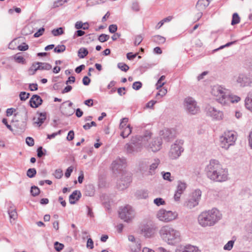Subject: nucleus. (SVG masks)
<instances>
[{"mask_svg":"<svg viewBox=\"0 0 252 252\" xmlns=\"http://www.w3.org/2000/svg\"><path fill=\"white\" fill-rule=\"evenodd\" d=\"M237 133L234 131H228L225 132L220 137V145L222 148L226 150L235 143L237 139Z\"/></svg>","mask_w":252,"mask_h":252,"instance_id":"nucleus-6","label":"nucleus"},{"mask_svg":"<svg viewBox=\"0 0 252 252\" xmlns=\"http://www.w3.org/2000/svg\"><path fill=\"white\" fill-rule=\"evenodd\" d=\"M151 133L146 131L143 136L133 137L130 143L126 145L125 148L128 153L135 154L141 151L143 146H146V141L151 139Z\"/></svg>","mask_w":252,"mask_h":252,"instance_id":"nucleus-4","label":"nucleus"},{"mask_svg":"<svg viewBox=\"0 0 252 252\" xmlns=\"http://www.w3.org/2000/svg\"><path fill=\"white\" fill-rule=\"evenodd\" d=\"M42 98L37 94L33 95L30 100V106L32 108L38 107L42 104Z\"/></svg>","mask_w":252,"mask_h":252,"instance_id":"nucleus-21","label":"nucleus"},{"mask_svg":"<svg viewBox=\"0 0 252 252\" xmlns=\"http://www.w3.org/2000/svg\"><path fill=\"white\" fill-rule=\"evenodd\" d=\"M45 29L44 28H41L39 29L37 32H36L34 34V37H38L42 35L44 32Z\"/></svg>","mask_w":252,"mask_h":252,"instance_id":"nucleus-57","label":"nucleus"},{"mask_svg":"<svg viewBox=\"0 0 252 252\" xmlns=\"http://www.w3.org/2000/svg\"><path fill=\"white\" fill-rule=\"evenodd\" d=\"M198 202L197 200L191 197L185 203V205L189 209H192L196 206L198 204Z\"/></svg>","mask_w":252,"mask_h":252,"instance_id":"nucleus-27","label":"nucleus"},{"mask_svg":"<svg viewBox=\"0 0 252 252\" xmlns=\"http://www.w3.org/2000/svg\"><path fill=\"white\" fill-rule=\"evenodd\" d=\"M205 171L207 177L214 182H222L227 180V169L223 168L217 160H210L209 164L206 166Z\"/></svg>","mask_w":252,"mask_h":252,"instance_id":"nucleus-1","label":"nucleus"},{"mask_svg":"<svg viewBox=\"0 0 252 252\" xmlns=\"http://www.w3.org/2000/svg\"><path fill=\"white\" fill-rule=\"evenodd\" d=\"M36 174V170L35 168H30L27 171V175L30 178H33Z\"/></svg>","mask_w":252,"mask_h":252,"instance_id":"nucleus-39","label":"nucleus"},{"mask_svg":"<svg viewBox=\"0 0 252 252\" xmlns=\"http://www.w3.org/2000/svg\"><path fill=\"white\" fill-rule=\"evenodd\" d=\"M67 0H57L55 1L53 5V8L58 7L60 6L63 5L64 3L67 2Z\"/></svg>","mask_w":252,"mask_h":252,"instance_id":"nucleus-44","label":"nucleus"},{"mask_svg":"<svg viewBox=\"0 0 252 252\" xmlns=\"http://www.w3.org/2000/svg\"><path fill=\"white\" fill-rule=\"evenodd\" d=\"M31 192L32 195L35 196L39 194L40 189L36 186H32L31 187Z\"/></svg>","mask_w":252,"mask_h":252,"instance_id":"nucleus-43","label":"nucleus"},{"mask_svg":"<svg viewBox=\"0 0 252 252\" xmlns=\"http://www.w3.org/2000/svg\"><path fill=\"white\" fill-rule=\"evenodd\" d=\"M119 217L124 221L129 222L134 218L135 214L132 207L129 205L122 207L119 211Z\"/></svg>","mask_w":252,"mask_h":252,"instance_id":"nucleus-8","label":"nucleus"},{"mask_svg":"<svg viewBox=\"0 0 252 252\" xmlns=\"http://www.w3.org/2000/svg\"><path fill=\"white\" fill-rule=\"evenodd\" d=\"M163 138L167 140H170L171 138H172V136H173L171 131V130L168 129H165L163 131Z\"/></svg>","mask_w":252,"mask_h":252,"instance_id":"nucleus-35","label":"nucleus"},{"mask_svg":"<svg viewBox=\"0 0 252 252\" xmlns=\"http://www.w3.org/2000/svg\"><path fill=\"white\" fill-rule=\"evenodd\" d=\"M156 216L159 220L164 222H169L177 218L178 213L175 211L172 212L161 209L157 212Z\"/></svg>","mask_w":252,"mask_h":252,"instance_id":"nucleus-7","label":"nucleus"},{"mask_svg":"<svg viewBox=\"0 0 252 252\" xmlns=\"http://www.w3.org/2000/svg\"><path fill=\"white\" fill-rule=\"evenodd\" d=\"M51 68L52 65L48 63L37 62L32 64L29 71L32 72V74H34L37 70H49Z\"/></svg>","mask_w":252,"mask_h":252,"instance_id":"nucleus-17","label":"nucleus"},{"mask_svg":"<svg viewBox=\"0 0 252 252\" xmlns=\"http://www.w3.org/2000/svg\"><path fill=\"white\" fill-rule=\"evenodd\" d=\"M157 229L156 224L150 223L144 225L141 228V232L145 237L149 238L154 236Z\"/></svg>","mask_w":252,"mask_h":252,"instance_id":"nucleus-11","label":"nucleus"},{"mask_svg":"<svg viewBox=\"0 0 252 252\" xmlns=\"http://www.w3.org/2000/svg\"><path fill=\"white\" fill-rule=\"evenodd\" d=\"M159 233L162 239L169 245H175L180 240V232L169 225L162 226Z\"/></svg>","mask_w":252,"mask_h":252,"instance_id":"nucleus-5","label":"nucleus"},{"mask_svg":"<svg viewBox=\"0 0 252 252\" xmlns=\"http://www.w3.org/2000/svg\"><path fill=\"white\" fill-rule=\"evenodd\" d=\"M153 41L156 42V43L158 44H163L165 42V38L162 36H160V35H155L153 37Z\"/></svg>","mask_w":252,"mask_h":252,"instance_id":"nucleus-31","label":"nucleus"},{"mask_svg":"<svg viewBox=\"0 0 252 252\" xmlns=\"http://www.w3.org/2000/svg\"><path fill=\"white\" fill-rule=\"evenodd\" d=\"M30 96V94L25 92H22L20 93L19 96L20 99L22 101L26 100Z\"/></svg>","mask_w":252,"mask_h":252,"instance_id":"nucleus-48","label":"nucleus"},{"mask_svg":"<svg viewBox=\"0 0 252 252\" xmlns=\"http://www.w3.org/2000/svg\"><path fill=\"white\" fill-rule=\"evenodd\" d=\"M236 82L241 87L252 86V77L249 74H240L236 77Z\"/></svg>","mask_w":252,"mask_h":252,"instance_id":"nucleus-13","label":"nucleus"},{"mask_svg":"<svg viewBox=\"0 0 252 252\" xmlns=\"http://www.w3.org/2000/svg\"><path fill=\"white\" fill-rule=\"evenodd\" d=\"M142 83L140 82H135L132 84V88L135 90H139L142 87Z\"/></svg>","mask_w":252,"mask_h":252,"instance_id":"nucleus-54","label":"nucleus"},{"mask_svg":"<svg viewBox=\"0 0 252 252\" xmlns=\"http://www.w3.org/2000/svg\"><path fill=\"white\" fill-rule=\"evenodd\" d=\"M74 112V110L73 109H65L63 110V115L67 116H70L71 115H72Z\"/></svg>","mask_w":252,"mask_h":252,"instance_id":"nucleus-50","label":"nucleus"},{"mask_svg":"<svg viewBox=\"0 0 252 252\" xmlns=\"http://www.w3.org/2000/svg\"><path fill=\"white\" fill-rule=\"evenodd\" d=\"M149 140L146 141V146L148 150H151L153 152H156L161 149L162 144V140L161 138L157 137L152 140L150 143H148Z\"/></svg>","mask_w":252,"mask_h":252,"instance_id":"nucleus-16","label":"nucleus"},{"mask_svg":"<svg viewBox=\"0 0 252 252\" xmlns=\"http://www.w3.org/2000/svg\"><path fill=\"white\" fill-rule=\"evenodd\" d=\"M52 33L55 36L60 35L63 33V29L61 27L54 29L52 31Z\"/></svg>","mask_w":252,"mask_h":252,"instance_id":"nucleus-40","label":"nucleus"},{"mask_svg":"<svg viewBox=\"0 0 252 252\" xmlns=\"http://www.w3.org/2000/svg\"><path fill=\"white\" fill-rule=\"evenodd\" d=\"M160 160L158 158H155L153 162L149 166V170L147 171L146 175H153L155 174L156 169L158 168L160 163Z\"/></svg>","mask_w":252,"mask_h":252,"instance_id":"nucleus-22","label":"nucleus"},{"mask_svg":"<svg viewBox=\"0 0 252 252\" xmlns=\"http://www.w3.org/2000/svg\"><path fill=\"white\" fill-rule=\"evenodd\" d=\"M81 194L79 190H74L71 194L70 195L69 197V203L71 204H73L75 203V201L78 200L81 197Z\"/></svg>","mask_w":252,"mask_h":252,"instance_id":"nucleus-24","label":"nucleus"},{"mask_svg":"<svg viewBox=\"0 0 252 252\" xmlns=\"http://www.w3.org/2000/svg\"><path fill=\"white\" fill-rule=\"evenodd\" d=\"M82 81L84 85L87 86L90 83L91 79L88 76H84Z\"/></svg>","mask_w":252,"mask_h":252,"instance_id":"nucleus-64","label":"nucleus"},{"mask_svg":"<svg viewBox=\"0 0 252 252\" xmlns=\"http://www.w3.org/2000/svg\"><path fill=\"white\" fill-rule=\"evenodd\" d=\"M86 194L88 196H91L94 194V191L92 187L91 186H89L86 188L85 191Z\"/></svg>","mask_w":252,"mask_h":252,"instance_id":"nucleus-53","label":"nucleus"},{"mask_svg":"<svg viewBox=\"0 0 252 252\" xmlns=\"http://www.w3.org/2000/svg\"><path fill=\"white\" fill-rule=\"evenodd\" d=\"M245 239L249 241H252V220L248 225L246 228V234L245 236Z\"/></svg>","mask_w":252,"mask_h":252,"instance_id":"nucleus-25","label":"nucleus"},{"mask_svg":"<svg viewBox=\"0 0 252 252\" xmlns=\"http://www.w3.org/2000/svg\"><path fill=\"white\" fill-rule=\"evenodd\" d=\"M187 187V184L185 181H178L176 189L174 195V199L175 201L178 202L180 201L181 196L186 190Z\"/></svg>","mask_w":252,"mask_h":252,"instance_id":"nucleus-15","label":"nucleus"},{"mask_svg":"<svg viewBox=\"0 0 252 252\" xmlns=\"http://www.w3.org/2000/svg\"><path fill=\"white\" fill-rule=\"evenodd\" d=\"M66 47L64 45H59L54 49V51L56 53H60L65 50Z\"/></svg>","mask_w":252,"mask_h":252,"instance_id":"nucleus-42","label":"nucleus"},{"mask_svg":"<svg viewBox=\"0 0 252 252\" xmlns=\"http://www.w3.org/2000/svg\"><path fill=\"white\" fill-rule=\"evenodd\" d=\"M138 193V195L141 198H146L148 196L147 191L145 190L139 191Z\"/></svg>","mask_w":252,"mask_h":252,"instance_id":"nucleus-55","label":"nucleus"},{"mask_svg":"<svg viewBox=\"0 0 252 252\" xmlns=\"http://www.w3.org/2000/svg\"><path fill=\"white\" fill-rule=\"evenodd\" d=\"M161 174L164 180H167L170 182L173 181V178L171 177V173L169 172H164L163 171Z\"/></svg>","mask_w":252,"mask_h":252,"instance_id":"nucleus-37","label":"nucleus"},{"mask_svg":"<svg viewBox=\"0 0 252 252\" xmlns=\"http://www.w3.org/2000/svg\"><path fill=\"white\" fill-rule=\"evenodd\" d=\"M8 213L10 219L15 220L17 217V213L15 208L11 207L8 210Z\"/></svg>","mask_w":252,"mask_h":252,"instance_id":"nucleus-33","label":"nucleus"},{"mask_svg":"<svg viewBox=\"0 0 252 252\" xmlns=\"http://www.w3.org/2000/svg\"><path fill=\"white\" fill-rule=\"evenodd\" d=\"M26 142L27 144L29 146H32L34 145V144L33 139L31 137H27L26 139Z\"/></svg>","mask_w":252,"mask_h":252,"instance_id":"nucleus-58","label":"nucleus"},{"mask_svg":"<svg viewBox=\"0 0 252 252\" xmlns=\"http://www.w3.org/2000/svg\"><path fill=\"white\" fill-rule=\"evenodd\" d=\"M73 170V166H71L68 167L64 174L65 177H66L67 178H69L70 176L71 173L72 172Z\"/></svg>","mask_w":252,"mask_h":252,"instance_id":"nucleus-56","label":"nucleus"},{"mask_svg":"<svg viewBox=\"0 0 252 252\" xmlns=\"http://www.w3.org/2000/svg\"><path fill=\"white\" fill-rule=\"evenodd\" d=\"M141 243L137 241V242H136L135 246L134 247H133V246H131V249L132 251L136 252L139 251L141 249Z\"/></svg>","mask_w":252,"mask_h":252,"instance_id":"nucleus-52","label":"nucleus"},{"mask_svg":"<svg viewBox=\"0 0 252 252\" xmlns=\"http://www.w3.org/2000/svg\"><path fill=\"white\" fill-rule=\"evenodd\" d=\"M206 113L213 120L220 121L223 118V112L211 106L206 107Z\"/></svg>","mask_w":252,"mask_h":252,"instance_id":"nucleus-12","label":"nucleus"},{"mask_svg":"<svg viewBox=\"0 0 252 252\" xmlns=\"http://www.w3.org/2000/svg\"><path fill=\"white\" fill-rule=\"evenodd\" d=\"M63 244L60 243L58 242H56L54 243V248L58 252L62 251L63 249Z\"/></svg>","mask_w":252,"mask_h":252,"instance_id":"nucleus-45","label":"nucleus"},{"mask_svg":"<svg viewBox=\"0 0 252 252\" xmlns=\"http://www.w3.org/2000/svg\"><path fill=\"white\" fill-rule=\"evenodd\" d=\"M236 239L229 241L223 247V249L226 251H230L233 247Z\"/></svg>","mask_w":252,"mask_h":252,"instance_id":"nucleus-34","label":"nucleus"},{"mask_svg":"<svg viewBox=\"0 0 252 252\" xmlns=\"http://www.w3.org/2000/svg\"><path fill=\"white\" fill-rule=\"evenodd\" d=\"M222 218V214L217 208H213L201 213L198 217V222L203 227L215 225Z\"/></svg>","mask_w":252,"mask_h":252,"instance_id":"nucleus-3","label":"nucleus"},{"mask_svg":"<svg viewBox=\"0 0 252 252\" xmlns=\"http://www.w3.org/2000/svg\"><path fill=\"white\" fill-rule=\"evenodd\" d=\"M240 22V17L237 13H235L233 14L232 19L231 21V25H234L238 24Z\"/></svg>","mask_w":252,"mask_h":252,"instance_id":"nucleus-38","label":"nucleus"},{"mask_svg":"<svg viewBox=\"0 0 252 252\" xmlns=\"http://www.w3.org/2000/svg\"><path fill=\"white\" fill-rule=\"evenodd\" d=\"M148 164L149 162L146 159L141 161L139 165V168L140 171L143 173L147 171V169L148 167Z\"/></svg>","mask_w":252,"mask_h":252,"instance_id":"nucleus-28","label":"nucleus"},{"mask_svg":"<svg viewBox=\"0 0 252 252\" xmlns=\"http://www.w3.org/2000/svg\"><path fill=\"white\" fill-rule=\"evenodd\" d=\"M87 247L90 249H93L94 248V242L91 238L88 239L87 242Z\"/></svg>","mask_w":252,"mask_h":252,"instance_id":"nucleus-60","label":"nucleus"},{"mask_svg":"<svg viewBox=\"0 0 252 252\" xmlns=\"http://www.w3.org/2000/svg\"><path fill=\"white\" fill-rule=\"evenodd\" d=\"M131 132V127L129 125H127L126 127L122 130L121 136L124 138L127 137Z\"/></svg>","mask_w":252,"mask_h":252,"instance_id":"nucleus-30","label":"nucleus"},{"mask_svg":"<svg viewBox=\"0 0 252 252\" xmlns=\"http://www.w3.org/2000/svg\"><path fill=\"white\" fill-rule=\"evenodd\" d=\"M75 28L77 30L82 29L84 30L89 29V24L87 22L83 23L81 21H77L75 24Z\"/></svg>","mask_w":252,"mask_h":252,"instance_id":"nucleus-29","label":"nucleus"},{"mask_svg":"<svg viewBox=\"0 0 252 252\" xmlns=\"http://www.w3.org/2000/svg\"><path fill=\"white\" fill-rule=\"evenodd\" d=\"M130 182V177L127 176L126 174H122V178L118 180L117 183V188L120 190H123L129 185Z\"/></svg>","mask_w":252,"mask_h":252,"instance_id":"nucleus-18","label":"nucleus"},{"mask_svg":"<svg viewBox=\"0 0 252 252\" xmlns=\"http://www.w3.org/2000/svg\"><path fill=\"white\" fill-rule=\"evenodd\" d=\"M126 165V159L125 158H117L112 163V168L113 172L117 174V172L123 174H125L123 171Z\"/></svg>","mask_w":252,"mask_h":252,"instance_id":"nucleus-14","label":"nucleus"},{"mask_svg":"<svg viewBox=\"0 0 252 252\" xmlns=\"http://www.w3.org/2000/svg\"><path fill=\"white\" fill-rule=\"evenodd\" d=\"M154 202L157 206H159L161 205H164L165 204L164 200L161 198H157L154 199Z\"/></svg>","mask_w":252,"mask_h":252,"instance_id":"nucleus-49","label":"nucleus"},{"mask_svg":"<svg viewBox=\"0 0 252 252\" xmlns=\"http://www.w3.org/2000/svg\"><path fill=\"white\" fill-rule=\"evenodd\" d=\"M117 30V26L116 25H110L109 27V31L111 33H115Z\"/></svg>","mask_w":252,"mask_h":252,"instance_id":"nucleus-59","label":"nucleus"},{"mask_svg":"<svg viewBox=\"0 0 252 252\" xmlns=\"http://www.w3.org/2000/svg\"><path fill=\"white\" fill-rule=\"evenodd\" d=\"M85 34V32L82 31V30H77L75 32L74 35V38H75L76 37H79L83 36Z\"/></svg>","mask_w":252,"mask_h":252,"instance_id":"nucleus-63","label":"nucleus"},{"mask_svg":"<svg viewBox=\"0 0 252 252\" xmlns=\"http://www.w3.org/2000/svg\"><path fill=\"white\" fill-rule=\"evenodd\" d=\"M109 38V36L105 34H101L98 37V40L101 42H104L107 41Z\"/></svg>","mask_w":252,"mask_h":252,"instance_id":"nucleus-46","label":"nucleus"},{"mask_svg":"<svg viewBox=\"0 0 252 252\" xmlns=\"http://www.w3.org/2000/svg\"><path fill=\"white\" fill-rule=\"evenodd\" d=\"M245 106L248 110L252 112V91L248 93L245 98Z\"/></svg>","mask_w":252,"mask_h":252,"instance_id":"nucleus-23","label":"nucleus"},{"mask_svg":"<svg viewBox=\"0 0 252 252\" xmlns=\"http://www.w3.org/2000/svg\"><path fill=\"white\" fill-rule=\"evenodd\" d=\"M117 66L119 69L125 72L127 71L129 68V66L127 64L123 63H118Z\"/></svg>","mask_w":252,"mask_h":252,"instance_id":"nucleus-41","label":"nucleus"},{"mask_svg":"<svg viewBox=\"0 0 252 252\" xmlns=\"http://www.w3.org/2000/svg\"><path fill=\"white\" fill-rule=\"evenodd\" d=\"M176 252H200L198 248L191 245H188L185 246L178 247Z\"/></svg>","mask_w":252,"mask_h":252,"instance_id":"nucleus-20","label":"nucleus"},{"mask_svg":"<svg viewBox=\"0 0 252 252\" xmlns=\"http://www.w3.org/2000/svg\"><path fill=\"white\" fill-rule=\"evenodd\" d=\"M88 50L84 47L80 48L78 51V56L80 59L84 58L88 54Z\"/></svg>","mask_w":252,"mask_h":252,"instance_id":"nucleus-32","label":"nucleus"},{"mask_svg":"<svg viewBox=\"0 0 252 252\" xmlns=\"http://www.w3.org/2000/svg\"><path fill=\"white\" fill-rule=\"evenodd\" d=\"M184 105L186 111L191 115L197 114L200 111L196 101L192 97L186 98L184 99Z\"/></svg>","mask_w":252,"mask_h":252,"instance_id":"nucleus-10","label":"nucleus"},{"mask_svg":"<svg viewBox=\"0 0 252 252\" xmlns=\"http://www.w3.org/2000/svg\"><path fill=\"white\" fill-rule=\"evenodd\" d=\"M143 37L141 35L135 36L134 38V44L135 46H137L140 44L143 40Z\"/></svg>","mask_w":252,"mask_h":252,"instance_id":"nucleus-47","label":"nucleus"},{"mask_svg":"<svg viewBox=\"0 0 252 252\" xmlns=\"http://www.w3.org/2000/svg\"><path fill=\"white\" fill-rule=\"evenodd\" d=\"M183 141L182 140H177L174 144L171 146L169 152V157L172 159L178 158L184 151L183 148Z\"/></svg>","mask_w":252,"mask_h":252,"instance_id":"nucleus-9","label":"nucleus"},{"mask_svg":"<svg viewBox=\"0 0 252 252\" xmlns=\"http://www.w3.org/2000/svg\"><path fill=\"white\" fill-rule=\"evenodd\" d=\"M160 90L159 91V92L157 94V95H160L161 96H164L167 92V91L165 88H160Z\"/></svg>","mask_w":252,"mask_h":252,"instance_id":"nucleus-62","label":"nucleus"},{"mask_svg":"<svg viewBox=\"0 0 252 252\" xmlns=\"http://www.w3.org/2000/svg\"><path fill=\"white\" fill-rule=\"evenodd\" d=\"M46 113H37L36 116L33 118V125L38 126H41L46 119Z\"/></svg>","mask_w":252,"mask_h":252,"instance_id":"nucleus-19","label":"nucleus"},{"mask_svg":"<svg viewBox=\"0 0 252 252\" xmlns=\"http://www.w3.org/2000/svg\"><path fill=\"white\" fill-rule=\"evenodd\" d=\"M55 177L57 179H60L63 175V171L61 169H58L55 170L54 174Z\"/></svg>","mask_w":252,"mask_h":252,"instance_id":"nucleus-51","label":"nucleus"},{"mask_svg":"<svg viewBox=\"0 0 252 252\" xmlns=\"http://www.w3.org/2000/svg\"><path fill=\"white\" fill-rule=\"evenodd\" d=\"M74 137V132L73 130H70L67 134L66 139L68 141L72 140Z\"/></svg>","mask_w":252,"mask_h":252,"instance_id":"nucleus-61","label":"nucleus"},{"mask_svg":"<svg viewBox=\"0 0 252 252\" xmlns=\"http://www.w3.org/2000/svg\"><path fill=\"white\" fill-rule=\"evenodd\" d=\"M211 94L215 97L216 101L222 105H228L241 100L239 96L231 94L228 90L219 85L213 87Z\"/></svg>","mask_w":252,"mask_h":252,"instance_id":"nucleus-2","label":"nucleus"},{"mask_svg":"<svg viewBox=\"0 0 252 252\" xmlns=\"http://www.w3.org/2000/svg\"><path fill=\"white\" fill-rule=\"evenodd\" d=\"M210 4V2L207 0H198L196 7L198 10L201 11L206 8Z\"/></svg>","mask_w":252,"mask_h":252,"instance_id":"nucleus-26","label":"nucleus"},{"mask_svg":"<svg viewBox=\"0 0 252 252\" xmlns=\"http://www.w3.org/2000/svg\"><path fill=\"white\" fill-rule=\"evenodd\" d=\"M201 196V191L199 189H196L194 190V191L192 193V195L191 198H193L195 200H197V201L199 202V201L200 199V197Z\"/></svg>","mask_w":252,"mask_h":252,"instance_id":"nucleus-36","label":"nucleus"}]
</instances>
